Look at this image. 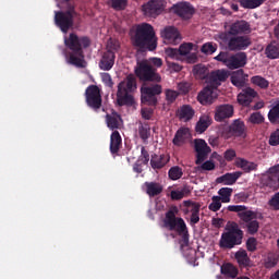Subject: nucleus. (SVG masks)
I'll list each match as a JSON object with an SVG mask.
<instances>
[{"instance_id": "nucleus-1", "label": "nucleus", "mask_w": 279, "mask_h": 279, "mask_svg": "<svg viewBox=\"0 0 279 279\" xmlns=\"http://www.w3.org/2000/svg\"><path fill=\"white\" fill-rule=\"evenodd\" d=\"M64 45L70 50L69 52H64L66 63L76 69H86L87 63L84 49L90 47V37L77 36L75 33H70L68 37H64Z\"/></svg>"}, {"instance_id": "nucleus-2", "label": "nucleus", "mask_w": 279, "mask_h": 279, "mask_svg": "<svg viewBox=\"0 0 279 279\" xmlns=\"http://www.w3.org/2000/svg\"><path fill=\"white\" fill-rule=\"evenodd\" d=\"M133 47L137 49V53L147 51H156L158 49V37L154 26L149 23H142L135 26V31L131 36Z\"/></svg>"}, {"instance_id": "nucleus-3", "label": "nucleus", "mask_w": 279, "mask_h": 279, "mask_svg": "<svg viewBox=\"0 0 279 279\" xmlns=\"http://www.w3.org/2000/svg\"><path fill=\"white\" fill-rule=\"evenodd\" d=\"M178 207H172L166 213V217L163 219V227L170 230V232H178L181 236V241L183 245H189V227H186V222H184L183 218L177 217Z\"/></svg>"}, {"instance_id": "nucleus-4", "label": "nucleus", "mask_w": 279, "mask_h": 279, "mask_svg": "<svg viewBox=\"0 0 279 279\" xmlns=\"http://www.w3.org/2000/svg\"><path fill=\"white\" fill-rule=\"evenodd\" d=\"M227 231L221 233L219 240L220 250H234L236 245L243 243V230L239 228V223L232 222L227 229Z\"/></svg>"}, {"instance_id": "nucleus-5", "label": "nucleus", "mask_w": 279, "mask_h": 279, "mask_svg": "<svg viewBox=\"0 0 279 279\" xmlns=\"http://www.w3.org/2000/svg\"><path fill=\"white\" fill-rule=\"evenodd\" d=\"M220 39L229 51H245L252 45V39L246 35H220Z\"/></svg>"}, {"instance_id": "nucleus-6", "label": "nucleus", "mask_w": 279, "mask_h": 279, "mask_svg": "<svg viewBox=\"0 0 279 279\" xmlns=\"http://www.w3.org/2000/svg\"><path fill=\"white\" fill-rule=\"evenodd\" d=\"M238 217L240 219V226L246 234L250 236L258 234V230H260V222L257 221V215L255 211H243L238 214Z\"/></svg>"}, {"instance_id": "nucleus-7", "label": "nucleus", "mask_w": 279, "mask_h": 279, "mask_svg": "<svg viewBox=\"0 0 279 279\" xmlns=\"http://www.w3.org/2000/svg\"><path fill=\"white\" fill-rule=\"evenodd\" d=\"M135 75L141 82H155V84L162 82V76L154 68L149 66L146 60L137 62Z\"/></svg>"}, {"instance_id": "nucleus-8", "label": "nucleus", "mask_w": 279, "mask_h": 279, "mask_svg": "<svg viewBox=\"0 0 279 279\" xmlns=\"http://www.w3.org/2000/svg\"><path fill=\"white\" fill-rule=\"evenodd\" d=\"M158 95H162V85L146 84L141 87V101L145 106H158Z\"/></svg>"}, {"instance_id": "nucleus-9", "label": "nucleus", "mask_w": 279, "mask_h": 279, "mask_svg": "<svg viewBox=\"0 0 279 279\" xmlns=\"http://www.w3.org/2000/svg\"><path fill=\"white\" fill-rule=\"evenodd\" d=\"M86 104L92 110H99L101 108V89L97 85H89L85 90Z\"/></svg>"}, {"instance_id": "nucleus-10", "label": "nucleus", "mask_w": 279, "mask_h": 279, "mask_svg": "<svg viewBox=\"0 0 279 279\" xmlns=\"http://www.w3.org/2000/svg\"><path fill=\"white\" fill-rule=\"evenodd\" d=\"M143 12L146 16H160L167 8V0H149L147 3L143 4Z\"/></svg>"}, {"instance_id": "nucleus-11", "label": "nucleus", "mask_w": 279, "mask_h": 279, "mask_svg": "<svg viewBox=\"0 0 279 279\" xmlns=\"http://www.w3.org/2000/svg\"><path fill=\"white\" fill-rule=\"evenodd\" d=\"M73 19L71 13H64V11L54 12V24L63 34H68L69 29L73 27Z\"/></svg>"}, {"instance_id": "nucleus-12", "label": "nucleus", "mask_w": 279, "mask_h": 279, "mask_svg": "<svg viewBox=\"0 0 279 279\" xmlns=\"http://www.w3.org/2000/svg\"><path fill=\"white\" fill-rule=\"evenodd\" d=\"M194 150L196 153L195 165H202V162L208 158V154L213 151L206 141L202 138L194 140Z\"/></svg>"}, {"instance_id": "nucleus-13", "label": "nucleus", "mask_w": 279, "mask_h": 279, "mask_svg": "<svg viewBox=\"0 0 279 279\" xmlns=\"http://www.w3.org/2000/svg\"><path fill=\"white\" fill-rule=\"evenodd\" d=\"M172 10L177 16L183 19V21H189V19H193V14H195V8L192 7L191 2H179L173 4Z\"/></svg>"}, {"instance_id": "nucleus-14", "label": "nucleus", "mask_w": 279, "mask_h": 279, "mask_svg": "<svg viewBox=\"0 0 279 279\" xmlns=\"http://www.w3.org/2000/svg\"><path fill=\"white\" fill-rule=\"evenodd\" d=\"M232 117H234V106L225 104L216 107L214 119L218 123H222L226 119H232Z\"/></svg>"}, {"instance_id": "nucleus-15", "label": "nucleus", "mask_w": 279, "mask_h": 279, "mask_svg": "<svg viewBox=\"0 0 279 279\" xmlns=\"http://www.w3.org/2000/svg\"><path fill=\"white\" fill-rule=\"evenodd\" d=\"M250 32H252L250 23H247L245 20H241L231 24L229 31L222 33L221 35L239 36V34H250Z\"/></svg>"}, {"instance_id": "nucleus-16", "label": "nucleus", "mask_w": 279, "mask_h": 279, "mask_svg": "<svg viewBox=\"0 0 279 279\" xmlns=\"http://www.w3.org/2000/svg\"><path fill=\"white\" fill-rule=\"evenodd\" d=\"M217 90L215 87L207 85L197 96V100L202 106H213L217 99Z\"/></svg>"}, {"instance_id": "nucleus-17", "label": "nucleus", "mask_w": 279, "mask_h": 279, "mask_svg": "<svg viewBox=\"0 0 279 279\" xmlns=\"http://www.w3.org/2000/svg\"><path fill=\"white\" fill-rule=\"evenodd\" d=\"M228 80V71L226 70H215L209 73V76L207 77V84L211 86V88H219L223 82Z\"/></svg>"}, {"instance_id": "nucleus-18", "label": "nucleus", "mask_w": 279, "mask_h": 279, "mask_svg": "<svg viewBox=\"0 0 279 279\" xmlns=\"http://www.w3.org/2000/svg\"><path fill=\"white\" fill-rule=\"evenodd\" d=\"M256 97H258L257 90L252 87H245L238 95V104H240V106L247 107L254 101V99H256Z\"/></svg>"}, {"instance_id": "nucleus-19", "label": "nucleus", "mask_w": 279, "mask_h": 279, "mask_svg": "<svg viewBox=\"0 0 279 279\" xmlns=\"http://www.w3.org/2000/svg\"><path fill=\"white\" fill-rule=\"evenodd\" d=\"M247 64V54L245 52H238L235 54H229V61L227 66L234 71V69H243Z\"/></svg>"}, {"instance_id": "nucleus-20", "label": "nucleus", "mask_w": 279, "mask_h": 279, "mask_svg": "<svg viewBox=\"0 0 279 279\" xmlns=\"http://www.w3.org/2000/svg\"><path fill=\"white\" fill-rule=\"evenodd\" d=\"M106 124L109 130L112 132H117V130H121L123 125V119L121 118V114L113 111L111 113H107L106 117Z\"/></svg>"}, {"instance_id": "nucleus-21", "label": "nucleus", "mask_w": 279, "mask_h": 279, "mask_svg": "<svg viewBox=\"0 0 279 279\" xmlns=\"http://www.w3.org/2000/svg\"><path fill=\"white\" fill-rule=\"evenodd\" d=\"M114 60H117V54H114V52L105 51L98 63L100 71H112V66H114Z\"/></svg>"}, {"instance_id": "nucleus-22", "label": "nucleus", "mask_w": 279, "mask_h": 279, "mask_svg": "<svg viewBox=\"0 0 279 279\" xmlns=\"http://www.w3.org/2000/svg\"><path fill=\"white\" fill-rule=\"evenodd\" d=\"M161 38L170 45H177L178 40H180V32L174 26H168L161 31Z\"/></svg>"}, {"instance_id": "nucleus-23", "label": "nucleus", "mask_w": 279, "mask_h": 279, "mask_svg": "<svg viewBox=\"0 0 279 279\" xmlns=\"http://www.w3.org/2000/svg\"><path fill=\"white\" fill-rule=\"evenodd\" d=\"M243 175V172H227L226 174L218 177L216 179L217 184H225L226 186H232V184H236V180Z\"/></svg>"}, {"instance_id": "nucleus-24", "label": "nucleus", "mask_w": 279, "mask_h": 279, "mask_svg": "<svg viewBox=\"0 0 279 279\" xmlns=\"http://www.w3.org/2000/svg\"><path fill=\"white\" fill-rule=\"evenodd\" d=\"M177 117L180 121L189 123L195 117V109L191 105H183L177 111Z\"/></svg>"}, {"instance_id": "nucleus-25", "label": "nucleus", "mask_w": 279, "mask_h": 279, "mask_svg": "<svg viewBox=\"0 0 279 279\" xmlns=\"http://www.w3.org/2000/svg\"><path fill=\"white\" fill-rule=\"evenodd\" d=\"M234 258L240 269H247V267H252V259L250 258V255H247V251L240 248L235 252Z\"/></svg>"}, {"instance_id": "nucleus-26", "label": "nucleus", "mask_w": 279, "mask_h": 279, "mask_svg": "<svg viewBox=\"0 0 279 279\" xmlns=\"http://www.w3.org/2000/svg\"><path fill=\"white\" fill-rule=\"evenodd\" d=\"M270 173H276L277 174V179L274 177H267L265 179H263L262 184H263V189H265L266 193H271L272 191H278V186H279V172H274L271 171L270 168Z\"/></svg>"}, {"instance_id": "nucleus-27", "label": "nucleus", "mask_w": 279, "mask_h": 279, "mask_svg": "<svg viewBox=\"0 0 279 279\" xmlns=\"http://www.w3.org/2000/svg\"><path fill=\"white\" fill-rule=\"evenodd\" d=\"M186 141H189V129L181 128L175 132L172 144L175 147H182L183 145H186Z\"/></svg>"}, {"instance_id": "nucleus-28", "label": "nucleus", "mask_w": 279, "mask_h": 279, "mask_svg": "<svg viewBox=\"0 0 279 279\" xmlns=\"http://www.w3.org/2000/svg\"><path fill=\"white\" fill-rule=\"evenodd\" d=\"M210 125H213V118L208 114H203L196 122L195 132H197V134H204Z\"/></svg>"}, {"instance_id": "nucleus-29", "label": "nucleus", "mask_w": 279, "mask_h": 279, "mask_svg": "<svg viewBox=\"0 0 279 279\" xmlns=\"http://www.w3.org/2000/svg\"><path fill=\"white\" fill-rule=\"evenodd\" d=\"M229 134L230 136H243V134H245V122L241 119L234 120L229 125Z\"/></svg>"}, {"instance_id": "nucleus-30", "label": "nucleus", "mask_w": 279, "mask_h": 279, "mask_svg": "<svg viewBox=\"0 0 279 279\" xmlns=\"http://www.w3.org/2000/svg\"><path fill=\"white\" fill-rule=\"evenodd\" d=\"M235 167L243 169L244 173H252V171H256L258 169V165L241 157L235 158Z\"/></svg>"}, {"instance_id": "nucleus-31", "label": "nucleus", "mask_w": 279, "mask_h": 279, "mask_svg": "<svg viewBox=\"0 0 279 279\" xmlns=\"http://www.w3.org/2000/svg\"><path fill=\"white\" fill-rule=\"evenodd\" d=\"M117 101L118 106H134V96L130 92L118 89Z\"/></svg>"}, {"instance_id": "nucleus-32", "label": "nucleus", "mask_w": 279, "mask_h": 279, "mask_svg": "<svg viewBox=\"0 0 279 279\" xmlns=\"http://www.w3.org/2000/svg\"><path fill=\"white\" fill-rule=\"evenodd\" d=\"M169 162V156L167 155H151L150 158V166L151 169H162L167 167V163Z\"/></svg>"}, {"instance_id": "nucleus-33", "label": "nucleus", "mask_w": 279, "mask_h": 279, "mask_svg": "<svg viewBox=\"0 0 279 279\" xmlns=\"http://www.w3.org/2000/svg\"><path fill=\"white\" fill-rule=\"evenodd\" d=\"M245 77H247V75H245L243 69L234 71L231 74V84L238 88H243V86H245Z\"/></svg>"}, {"instance_id": "nucleus-34", "label": "nucleus", "mask_w": 279, "mask_h": 279, "mask_svg": "<svg viewBox=\"0 0 279 279\" xmlns=\"http://www.w3.org/2000/svg\"><path fill=\"white\" fill-rule=\"evenodd\" d=\"M118 90H126V93H133V90H136V78L132 75H129L126 81L119 83Z\"/></svg>"}, {"instance_id": "nucleus-35", "label": "nucleus", "mask_w": 279, "mask_h": 279, "mask_svg": "<svg viewBox=\"0 0 279 279\" xmlns=\"http://www.w3.org/2000/svg\"><path fill=\"white\" fill-rule=\"evenodd\" d=\"M122 138L119 131H113L110 136V151L111 154H119L121 149Z\"/></svg>"}, {"instance_id": "nucleus-36", "label": "nucleus", "mask_w": 279, "mask_h": 279, "mask_svg": "<svg viewBox=\"0 0 279 279\" xmlns=\"http://www.w3.org/2000/svg\"><path fill=\"white\" fill-rule=\"evenodd\" d=\"M144 186H146V193L149 197H156L162 193V185L158 182H145Z\"/></svg>"}, {"instance_id": "nucleus-37", "label": "nucleus", "mask_w": 279, "mask_h": 279, "mask_svg": "<svg viewBox=\"0 0 279 279\" xmlns=\"http://www.w3.org/2000/svg\"><path fill=\"white\" fill-rule=\"evenodd\" d=\"M193 73L197 80H205L206 84H208V77L210 75V70L206 68L204 64H196L193 68Z\"/></svg>"}, {"instance_id": "nucleus-38", "label": "nucleus", "mask_w": 279, "mask_h": 279, "mask_svg": "<svg viewBox=\"0 0 279 279\" xmlns=\"http://www.w3.org/2000/svg\"><path fill=\"white\" fill-rule=\"evenodd\" d=\"M185 209L183 210L184 215H196L202 210V204L193 201L184 202Z\"/></svg>"}, {"instance_id": "nucleus-39", "label": "nucleus", "mask_w": 279, "mask_h": 279, "mask_svg": "<svg viewBox=\"0 0 279 279\" xmlns=\"http://www.w3.org/2000/svg\"><path fill=\"white\" fill-rule=\"evenodd\" d=\"M268 121L272 125H278L279 123V102L276 101L270 106V110L268 111Z\"/></svg>"}, {"instance_id": "nucleus-40", "label": "nucleus", "mask_w": 279, "mask_h": 279, "mask_svg": "<svg viewBox=\"0 0 279 279\" xmlns=\"http://www.w3.org/2000/svg\"><path fill=\"white\" fill-rule=\"evenodd\" d=\"M221 274L227 276V278H236L239 276V269L234 265L228 263L221 266Z\"/></svg>"}, {"instance_id": "nucleus-41", "label": "nucleus", "mask_w": 279, "mask_h": 279, "mask_svg": "<svg viewBox=\"0 0 279 279\" xmlns=\"http://www.w3.org/2000/svg\"><path fill=\"white\" fill-rule=\"evenodd\" d=\"M265 53L270 60H276L279 58V45L271 43L266 47Z\"/></svg>"}, {"instance_id": "nucleus-42", "label": "nucleus", "mask_w": 279, "mask_h": 279, "mask_svg": "<svg viewBox=\"0 0 279 279\" xmlns=\"http://www.w3.org/2000/svg\"><path fill=\"white\" fill-rule=\"evenodd\" d=\"M251 82L254 86H258V88H262L263 90H267V88H269V81L260 75L252 76Z\"/></svg>"}, {"instance_id": "nucleus-43", "label": "nucleus", "mask_w": 279, "mask_h": 279, "mask_svg": "<svg viewBox=\"0 0 279 279\" xmlns=\"http://www.w3.org/2000/svg\"><path fill=\"white\" fill-rule=\"evenodd\" d=\"M265 3V0H242L241 8L245 10H255V8H260Z\"/></svg>"}, {"instance_id": "nucleus-44", "label": "nucleus", "mask_w": 279, "mask_h": 279, "mask_svg": "<svg viewBox=\"0 0 279 279\" xmlns=\"http://www.w3.org/2000/svg\"><path fill=\"white\" fill-rule=\"evenodd\" d=\"M232 187H221L218 191V195H220V201L222 204H230V197H232Z\"/></svg>"}, {"instance_id": "nucleus-45", "label": "nucleus", "mask_w": 279, "mask_h": 279, "mask_svg": "<svg viewBox=\"0 0 279 279\" xmlns=\"http://www.w3.org/2000/svg\"><path fill=\"white\" fill-rule=\"evenodd\" d=\"M191 193V190L189 187L184 186L181 190H173L170 192L171 199L180 201L183 199L184 195H189Z\"/></svg>"}, {"instance_id": "nucleus-46", "label": "nucleus", "mask_w": 279, "mask_h": 279, "mask_svg": "<svg viewBox=\"0 0 279 279\" xmlns=\"http://www.w3.org/2000/svg\"><path fill=\"white\" fill-rule=\"evenodd\" d=\"M138 134L142 141H148L149 136H151V128H149V123H144L138 126Z\"/></svg>"}, {"instance_id": "nucleus-47", "label": "nucleus", "mask_w": 279, "mask_h": 279, "mask_svg": "<svg viewBox=\"0 0 279 279\" xmlns=\"http://www.w3.org/2000/svg\"><path fill=\"white\" fill-rule=\"evenodd\" d=\"M168 175L170 178V180H180V178H182V175H184V172L182 171V168L179 166H174L171 167L168 171Z\"/></svg>"}, {"instance_id": "nucleus-48", "label": "nucleus", "mask_w": 279, "mask_h": 279, "mask_svg": "<svg viewBox=\"0 0 279 279\" xmlns=\"http://www.w3.org/2000/svg\"><path fill=\"white\" fill-rule=\"evenodd\" d=\"M279 258L276 254H268V256L264 259V267L266 269H274L276 265H278Z\"/></svg>"}, {"instance_id": "nucleus-49", "label": "nucleus", "mask_w": 279, "mask_h": 279, "mask_svg": "<svg viewBox=\"0 0 279 279\" xmlns=\"http://www.w3.org/2000/svg\"><path fill=\"white\" fill-rule=\"evenodd\" d=\"M149 64L151 69H155V72L158 73V69H160L163 64L162 60L158 57H151L149 59L144 60Z\"/></svg>"}, {"instance_id": "nucleus-50", "label": "nucleus", "mask_w": 279, "mask_h": 279, "mask_svg": "<svg viewBox=\"0 0 279 279\" xmlns=\"http://www.w3.org/2000/svg\"><path fill=\"white\" fill-rule=\"evenodd\" d=\"M250 123H253V125H260V123H265V117L260 111L253 112L248 118Z\"/></svg>"}, {"instance_id": "nucleus-51", "label": "nucleus", "mask_w": 279, "mask_h": 279, "mask_svg": "<svg viewBox=\"0 0 279 279\" xmlns=\"http://www.w3.org/2000/svg\"><path fill=\"white\" fill-rule=\"evenodd\" d=\"M201 51L205 56H213V53H215V51H217V44L206 43L202 46Z\"/></svg>"}, {"instance_id": "nucleus-52", "label": "nucleus", "mask_w": 279, "mask_h": 279, "mask_svg": "<svg viewBox=\"0 0 279 279\" xmlns=\"http://www.w3.org/2000/svg\"><path fill=\"white\" fill-rule=\"evenodd\" d=\"M221 197L213 196L208 209L211 210V213H218V210H221Z\"/></svg>"}, {"instance_id": "nucleus-53", "label": "nucleus", "mask_w": 279, "mask_h": 279, "mask_svg": "<svg viewBox=\"0 0 279 279\" xmlns=\"http://www.w3.org/2000/svg\"><path fill=\"white\" fill-rule=\"evenodd\" d=\"M193 47H195V45L193 43H185L182 44L179 47V53L180 56H189V53H191V51H193Z\"/></svg>"}, {"instance_id": "nucleus-54", "label": "nucleus", "mask_w": 279, "mask_h": 279, "mask_svg": "<svg viewBox=\"0 0 279 279\" xmlns=\"http://www.w3.org/2000/svg\"><path fill=\"white\" fill-rule=\"evenodd\" d=\"M246 250L247 252H256L258 250V240L254 236L248 238L246 240Z\"/></svg>"}, {"instance_id": "nucleus-55", "label": "nucleus", "mask_w": 279, "mask_h": 279, "mask_svg": "<svg viewBox=\"0 0 279 279\" xmlns=\"http://www.w3.org/2000/svg\"><path fill=\"white\" fill-rule=\"evenodd\" d=\"M137 162H142V165H149V151L145 149V146L141 148V156L138 157Z\"/></svg>"}, {"instance_id": "nucleus-56", "label": "nucleus", "mask_w": 279, "mask_h": 279, "mask_svg": "<svg viewBox=\"0 0 279 279\" xmlns=\"http://www.w3.org/2000/svg\"><path fill=\"white\" fill-rule=\"evenodd\" d=\"M111 8L113 10H125L128 8V0H111Z\"/></svg>"}, {"instance_id": "nucleus-57", "label": "nucleus", "mask_w": 279, "mask_h": 279, "mask_svg": "<svg viewBox=\"0 0 279 279\" xmlns=\"http://www.w3.org/2000/svg\"><path fill=\"white\" fill-rule=\"evenodd\" d=\"M185 219L187 223L191 226V228H195V226L199 223V214H190L185 217Z\"/></svg>"}, {"instance_id": "nucleus-58", "label": "nucleus", "mask_w": 279, "mask_h": 279, "mask_svg": "<svg viewBox=\"0 0 279 279\" xmlns=\"http://www.w3.org/2000/svg\"><path fill=\"white\" fill-rule=\"evenodd\" d=\"M121 49V45L117 40H109L107 44V51H110L111 53H117Z\"/></svg>"}, {"instance_id": "nucleus-59", "label": "nucleus", "mask_w": 279, "mask_h": 279, "mask_svg": "<svg viewBox=\"0 0 279 279\" xmlns=\"http://www.w3.org/2000/svg\"><path fill=\"white\" fill-rule=\"evenodd\" d=\"M198 171H215V163L213 160H207L202 162V165L197 168Z\"/></svg>"}, {"instance_id": "nucleus-60", "label": "nucleus", "mask_w": 279, "mask_h": 279, "mask_svg": "<svg viewBox=\"0 0 279 279\" xmlns=\"http://www.w3.org/2000/svg\"><path fill=\"white\" fill-rule=\"evenodd\" d=\"M179 95H180V93H178L173 89H168L166 92V99L169 104H173V101H175L178 99Z\"/></svg>"}, {"instance_id": "nucleus-61", "label": "nucleus", "mask_w": 279, "mask_h": 279, "mask_svg": "<svg viewBox=\"0 0 279 279\" xmlns=\"http://www.w3.org/2000/svg\"><path fill=\"white\" fill-rule=\"evenodd\" d=\"M101 80L105 86H108V88H112V86H114V82H112V76L110 73H101Z\"/></svg>"}, {"instance_id": "nucleus-62", "label": "nucleus", "mask_w": 279, "mask_h": 279, "mask_svg": "<svg viewBox=\"0 0 279 279\" xmlns=\"http://www.w3.org/2000/svg\"><path fill=\"white\" fill-rule=\"evenodd\" d=\"M223 158L227 162H232L236 158V150L229 148L223 153Z\"/></svg>"}, {"instance_id": "nucleus-63", "label": "nucleus", "mask_w": 279, "mask_h": 279, "mask_svg": "<svg viewBox=\"0 0 279 279\" xmlns=\"http://www.w3.org/2000/svg\"><path fill=\"white\" fill-rule=\"evenodd\" d=\"M215 60H217V62H222L225 66H228L230 54L228 52H220L218 56L215 57Z\"/></svg>"}, {"instance_id": "nucleus-64", "label": "nucleus", "mask_w": 279, "mask_h": 279, "mask_svg": "<svg viewBox=\"0 0 279 279\" xmlns=\"http://www.w3.org/2000/svg\"><path fill=\"white\" fill-rule=\"evenodd\" d=\"M269 145H271V147H277V145H279V129L271 133Z\"/></svg>"}]
</instances>
